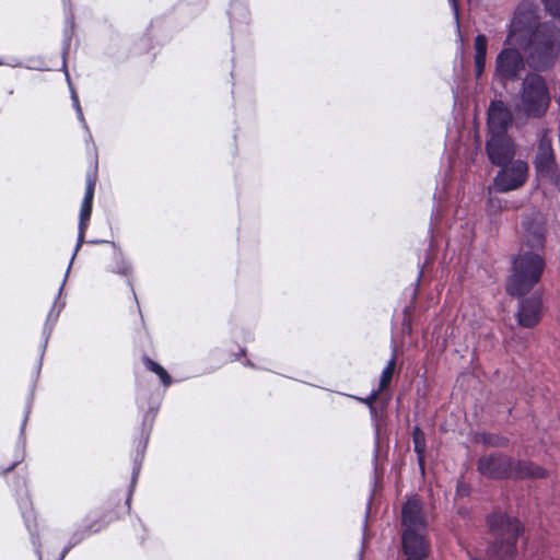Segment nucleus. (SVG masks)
Returning a JSON list of instances; mask_svg holds the SVG:
<instances>
[{
  "label": "nucleus",
  "instance_id": "obj_42",
  "mask_svg": "<svg viewBox=\"0 0 560 560\" xmlns=\"http://www.w3.org/2000/svg\"><path fill=\"white\" fill-rule=\"evenodd\" d=\"M75 547V545H72V541L69 539L68 544L63 547V549L61 550V552L59 553L57 560H65L66 556L68 555V552L73 548Z\"/></svg>",
  "mask_w": 560,
  "mask_h": 560
},
{
  "label": "nucleus",
  "instance_id": "obj_7",
  "mask_svg": "<svg viewBox=\"0 0 560 560\" xmlns=\"http://www.w3.org/2000/svg\"><path fill=\"white\" fill-rule=\"evenodd\" d=\"M10 486L14 492L21 516L24 521V525L30 534L34 552L37 556V559L42 560V544L37 532L36 515L26 487V479L24 477L18 476L13 479Z\"/></svg>",
  "mask_w": 560,
  "mask_h": 560
},
{
  "label": "nucleus",
  "instance_id": "obj_46",
  "mask_svg": "<svg viewBox=\"0 0 560 560\" xmlns=\"http://www.w3.org/2000/svg\"><path fill=\"white\" fill-rule=\"evenodd\" d=\"M369 514H370V503L368 504V508H366V511H365L364 523H363V533H365V530L368 528Z\"/></svg>",
  "mask_w": 560,
  "mask_h": 560
},
{
  "label": "nucleus",
  "instance_id": "obj_44",
  "mask_svg": "<svg viewBox=\"0 0 560 560\" xmlns=\"http://www.w3.org/2000/svg\"><path fill=\"white\" fill-rule=\"evenodd\" d=\"M47 346H48V341L42 340V342L39 345V358H38V359H40V361H43V359H44Z\"/></svg>",
  "mask_w": 560,
  "mask_h": 560
},
{
  "label": "nucleus",
  "instance_id": "obj_47",
  "mask_svg": "<svg viewBox=\"0 0 560 560\" xmlns=\"http://www.w3.org/2000/svg\"><path fill=\"white\" fill-rule=\"evenodd\" d=\"M243 364H244L245 366H248V368H252V369H256L255 363H254L253 361H250L249 359H245V360L243 361Z\"/></svg>",
  "mask_w": 560,
  "mask_h": 560
},
{
  "label": "nucleus",
  "instance_id": "obj_20",
  "mask_svg": "<svg viewBox=\"0 0 560 560\" xmlns=\"http://www.w3.org/2000/svg\"><path fill=\"white\" fill-rule=\"evenodd\" d=\"M113 520V517L106 520L105 514L93 515L91 513L83 520V523L74 529L69 539L72 541V545L77 546L91 535L101 532Z\"/></svg>",
  "mask_w": 560,
  "mask_h": 560
},
{
  "label": "nucleus",
  "instance_id": "obj_37",
  "mask_svg": "<svg viewBox=\"0 0 560 560\" xmlns=\"http://www.w3.org/2000/svg\"><path fill=\"white\" fill-rule=\"evenodd\" d=\"M22 68H26L28 70H38V71H45L48 70V67L46 66L43 58H31L28 60V63L24 65Z\"/></svg>",
  "mask_w": 560,
  "mask_h": 560
},
{
  "label": "nucleus",
  "instance_id": "obj_6",
  "mask_svg": "<svg viewBox=\"0 0 560 560\" xmlns=\"http://www.w3.org/2000/svg\"><path fill=\"white\" fill-rule=\"evenodd\" d=\"M159 406H150L145 413L143 415L140 435L135 440L136 448L132 454V471L130 478V485L128 488L127 498L125 504L127 505V511L130 513L131 510V498L135 492L138 478L142 468L143 459L145 456L147 447L149 444L150 435L152 432V428L154 424V420L156 417Z\"/></svg>",
  "mask_w": 560,
  "mask_h": 560
},
{
  "label": "nucleus",
  "instance_id": "obj_26",
  "mask_svg": "<svg viewBox=\"0 0 560 560\" xmlns=\"http://www.w3.org/2000/svg\"><path fill=\"white\" fill-rule=\"evenodd\" d=\"M112 245L115 248V252L113 255V262L107 267V270L112 273L129 277L133 269L131 261L114 242H112Z\"/></svg>",
  "mask_w": 560,
  "mask_h": 560
},
{
  "label": "nucleus",
  "instance_id": "obj_24",
  "mask_svg": "<svg viewBox=\"0 0 560 560\" xmlns=\"http://www.w3.org/2000/svg\"><path fill=\"white\" fill-rule=\"evenodd\" d=\"M412 442H413V452L417 455V463L419 467L420 475L422 477L425 476V450H427V438L425 433L421 430L419 425H415L412 429Z\"/></svg>",
  "mask_w": 560,
  "mask_h": 560
},
{
  "label": "nucleus",
  "instance_id": "obj_16",
  "mask_svg": "<svg viewBox=\"0 0 560 560\" xmlns=\"http://www.w3.org/2000/svg\"><path fill=\"white\" fill-rule=\"evenodd\" d=\"M513 114L502 100H492L487 110V133H509Z\"/></svg>",
  "mask_w": 560,
  "mask_h": 560
},
{
  "label": "nucleus",
  "instance_id": "obj_13",
  "mask_svg": "<svg viewBox=\"0 0 560 560\" xmlns=\"http://www.w3.org/2000/svg\"><path fill=\"white\" fill-rule=\"evenodd\" d=\"M542 23L538 21L536 7L530 2H521L513 14L509 37L523 35L530 36Z\"/></svg>",
  "mask_w": 560,
  "mask_h": 560
},
{
  "label": "nucleus",
  "instance_id": "obj_39",
  "mask_svg": "<svg viewBox=\"0 0 560 560\" xmlns=\"http://www.w3.org/2000/svg\"><path fill=\"white\" fill-rule=\"evenodd\" d=\"M452 11L454 13V19L457 27V32L460 35V22H459V3L458 0H448Z\"/></svg>",
  "mask_w": 560,
  "mask_h": 560
},
{
  "label": "nucleus",
  "instance_id": "obj_40",
  "mask_svg": "<svg viewBox=\"0 0 560 560\" xmlns=\"http://www.w3.org/2000/svg\"><path fill=\"white\" fill-rule=\"evenodd\" d=\"M186 4L191 7L194 12L202 11L207 5V0H185Z\"/></svg>",
  "mask_w": 560,
  "mask_h": 560
},
{
  "label": "nucleus",
  "instance_id": "obj_50",
  "mask_svg": "<svg viewBox=\"0 0 560 560\" xmlns=\"http://www.w3.org/2000/svg\"><path fill=\"white\" fill-rule=\"evenodd\" d=\"M127 284H128V287L131 289V291H132V294H133L135 299H137V296H136V292H135V289H133V284H132V282H131V280H130V279H127Z\"/></svg>",
  "mask_w": 560,
  "mask_h": 560
},
{
  "label": "nucleus",
  "instance_id": "obj_36",
  "mask_svg": "<svg viewBox=\"0 0 560 560\" xmlns=\"http://www.w3.org/2000/svg\"><path fill=\"white\" fill-rule=\"evenodd\" d=\"M381 393H382V390L376 388V389H372L371 393L366 397H359V396H354V395H347V396L366 405L368 408L370 409V406H376L375 402Z\"/></svg>",
  "mask_w": 560,
  "mask_h": 560
},
{
  "label": "nucleus",
  "instance_id": "obj_32",
  "mask_svg": "<svg viewBox=\"0 0 560 560\" xmlns=\"http://www.w3.org/2000/svg\"><path fill=\"white\" fill-rule=\"evenodd\" d=\"M396 363V347L394 346L392 349V357L388 360L386 366L383 369L381 376H380V383H378V389L384 390L386 387H388L392 383L393 374H394V368Z\"/></svg>",
  "mask_w": 560,
  "mask_h": 560
},
{
  "label": "nucleus",
  "instance_id": "obj_51",
  "mask_svg": "<svg viewBox=\"0 0 560 560\" xmlns=\"http://www.w3.org/2000/svg\"><path fill=\"white\" fill-rule=\"evenodd\" d=\"M427 557H406L405 560H424Z\"/></svg>",
  "mask_w": 560,
  "mask_h": 560
},
{
  "label": "nucleus",
  "instance_id": "obj_38",
  "mask_svg": "<svg viewBox=\"0 0 560 560\" xmlns=\"http://www.w3.org/2000/svg\"><path fill=\"white\" fill-rule=\"evenodd\" d=\"M0 66H8L11 68H21V67H23V62L19 58L13 57V56H10L8 58L0 57Z\"/></svg>",
  "mask_w": 560,
  "mask_h": 560
},
{
  "label": "nucleus",
  "instance_id": "obj_27",
  "mask_svg": "<svg viewBox=\"0 0 560 560\" xmlns=\"http://www.w3.org/2000/svg\"><path fill=\"white\" fill-rule=\"evenodd\" d=\"M70 269H71V266L68 265L67 267V270H66V273H65V277L62 279V282L58 289V292H57V296L55 299V302L50 308V311L48 312L47 314V318H46V322L45 323H49V324H52V327H55V325L57 324L58 322V318L60 316V313L61 311L65 308L66 306V301H61L60 298H61V294L63 292V288H65V284L67 282V279H68V276H69V272H70Z\"/></svg>",
  "mask_w": 560,
  "mask_h": 560
},
{
  "label": "nucleus",
  "instance_id": "obj_41",
  "mask_svg": "<svg viewBox=\"0 0 560 560\" xmlns=\"http://www.w3.org/2000/svg\"><path fill=\"white\" fill-rule=\"evenodd\" d=\"M54 328L55 327H52V324L45 323L42 330V340L49 341Z\"/></svg>",
  "mask_w": 560,
  "mask_h": 560
},
{
  "label": "nucleus",
  "instance_id": "obj_1",
  "mask_svg": "<svg viewBox=\"0 0 560 560\" xmlns=\"http://www.w3.org/2000/svg\"><path fill=\"white\" fill-rule=\"evenodd\" d=\"M477 471L489 480H534L548 477V470L527 459L515 458L503 452L482 455L477 460Z\"/></svg>",
  "mask_w": 560,
  "mask_h": 560
},
{
  "label": "nucleus",
  "instance_id": "obj_28",
  "mask_svg": "<svg viewBox=\"0 0 560 560\" xmlns=\"http://www.w3.org/2000/svg\"><path fill=\"white\" fill-rule=\"evenodd\" d=\"M477 441L488 447L506 448L510 445V439L498 433L481 432Z\"/></svg>",
  "mask_w": 560,
  "mask_h": 560
},
{
  "label": "nucleus",
  "instance_id": "obj_2",
  "mask_svg": "<svg viewBox=\"0 0 560 560\" xmlns=\"http://www.w3.org/2000/svg\"><path fill=\"white\" fill-rule=\"evenodd\" d=\"M487 525L491 535L486 547L487 558H477L468 552L469 560H514L518 539L524 532L518 518L505 513H492L487 516Z\"/></svg>",
  "mask_w": 560,
  "mask_h": 560
},
{
  "label": "nucleus",
  "instance_id": "obj_33",
  "mask_svg": "<svg viewBox=\"0 0 560 560\" xmlns=\"http://www.w3.org/2000/svg\"><path fill=\"white\" fill-rule=\"evenodd\" d=\"M96 178H97V164H95V167L93 171H90L86 174L85 192H84L82 202L93 203Z\"/></svg>",
  "mask_w": 560,
  "mask_h": 560
},
{
  "label": "nucleus",
  "instance_id": "obj_22",
  "mask_svg": "<svg viewBox=\"0 0 560 560\" xmlns=\"http://www.w3.org/2000/svg\"><path fill=\"white\" fill-rule=\"evenodd\" d=\"M74 12L72 9V5L69 4L68 8L65 9V25H63V32H62V48H61V55H62V70H67V55L70 50V45L72 37L74 35Z\"/></svg>",
  "mask_w": 560,
  "mask_h": 560
},
{
  "label": "nucleus",
  "instance_id": "obj_18",
  "mask_svg": "<svg viewBox=\"0 0 560 560\" xmlns=\"http://www.w3.org/2000/svg\"><path fill=\"white\" fill-rule=\"evenodd\" d=\"M400 514L404 530L421 532L427 528L423 504L417 497L409 498L402 503Z\"/></svg>",
  "mask_w": 560,
  "mask_h": 560
},
{
  "label": "nucleus",
  "instance_id": "obj_9",
  "mask_svg": "<svg viewBox=\"0 0 560 560\" xmlns=\"http://www.w3.org/2000/svg\"><path fill=\"white\" fill-rule=\"evenodd\" d=\"M42 366H43V361H40V359H38L35 368H34L33 374H32V381H31V385H30V394H28V396L26 398V404H25V408H24V416H23V420H22V423H21V427H20L19 436H18L16 442H15L14 459L7 467H1L0 466V475L1 476H5L9 472H11L25 458V454H26L25 429H26V424H27V420H28L31 410H32V405H33V400H34V392H35L36 383H37V381L39 378V375H40V372H42Z\"/></svg>",
  "mask_w": 560,
  "mask_h": 560
},
{
  "label": "nucleus",
  "instance_id": "obj_15",
  "mask_svg": "<svg viewBox=\"0 0 560 560\" xmlns=\"http://www.w3.org/2000/svg\"><path fill=\"white\" fill-rule=\"evenodd\" d=\"M523 244L527 250H542L546 245V224L540 214H529L522 220Z\"/></svg>",
  "mask_w": 560,
  "mask_h": 560
},
{
  "label": "nucleus",
  "instance_id": "obj_23",
  "mask_svg": "<svg viewBox=\"0 0 560 560\" xmlns=\"http://www.w3.org/2000/svg\"><path fill=\"white\" fill-rule=\"evenodd\" d=\"M92 209H93V203H88V202L81 203V209H80V214H79V223H78L77 244H75L73 254L71 256V259L69 261L70 266H72L73 260H74L80 247L85 242L84 236H85V232L88 230L89 222L91 219Z\"/></svg>",
  "mask_w": 560,
  "mask_h": 560
},
{
  "label": "nucleus",
  "instance_id": "obj_17",
  "mask_svg": "<svg viewBox=\"0 0 560 560\" xmlns=\"http://www.w3.org/2000/svg\"><path fill=\"white\" fill-rule=\"evenodd\" d=\"M534 167L536 173L541 177L552 180L557 176L555 152L551 140L547 137H541L538 142L534 159Z\"/></svg>",
  "mask_w": 560,
  "mask_h": 560
},
{
  "label": "nucleus",
  "instance_id": "obj_25",
  "mask_svg": "<svg viewBox=\"0 0 560 560\" xmlns=\"http://www.w3.org/2000/svg\"><path fill=\"white\" fill-rule=\"evenodd\" d=\"M488 38L485 34L475 37V74L479 79L485 72L487 60Z\"/></svg>",
  "mask_w": 560,
  "mask_h": 560
},
{
  "label": "nucleus",
  "instance_id": "obj_53",
  "mask_svg": "<svg viewBox=\"0 0 560 560\" xmlns=\"http://www.w3.org/2000/svg\"><path fill=\"white\" fill-rule=\"evenodd\" d=\"M421 276H422V269H420L419 273H418V278L416 280V285H418L420 279H421Z\"/></svg>",
  "mask_w": 560,
  "mask_h": 560
},
{
  "label": "nucleus",
  "instance_id": "obj_52",
  "mask_svg": "<svg viewBox=\"0 0 560 560\" xmlns=\"http://www.w3.org/2000/svg\"><path fill=\"white\" fill-rule=\"evenodd\" d=\"M363 549H364V538L362 539V546H361V550L359 552V556H360V560L362 559L363 557Z\"/></svg>",
  "mask_w": 560,
  "mask_h": 560
},
{
  "label": "nucleus",
  "instance_id": "obj_31",
  "mask_svg": "<svg viewBox=\"0 0 560 560\" xmlns=\"http://www.w3.org/2000/svg\"><path fill=\"white\" fill-rule=\"evenodd\" d=\"M143 363L149 371L155 373L159 376L163 386L168 387L172 384V376L160 363L155 362L148 355L143 357Z\"/></svg>",
  "mask_w": 560,
  "mask_h": 560
},
{
  "label": "nucleus",
  "instance_id": "obj_10",
  "mask_svg": "<svg viewBox=\"0 0 560 560\" xmlns=\"http://www.w3.org/2000/svg\"><path fill=\"white\" fill-rule=\"evenodd\" d=\"M523 55L512 47H503L495 57L494 78L505 85L506 82H515L525 70Z\"/></svg>",
  "mask_w": 560,
  "mask_h": 560
},
{
  "label": "nucleus",
  "instance_id": "obj_30",
  "mask_svg": "<svg viewBox=\"0 0 560 560\" xmlns=\"http://www.w3.org/2000/svg\"><path fill=\"white\" fill-rule=\"evenodd\" d=\"M164 25H165L164 18H156L151 21V23L147 30V33L144 35V38L142 39L145 42L144 46H143V50L147 51L150 49L149 43H151L152 38H156L158 40H160V33H163Z\"/></svg>",
  "mask_w": 560,
  "mask_h": 560
},
{
  "label": "nucleus",
  "instance_id": "obj_45",
  "mask_svg": "<svg viewBox=\"0 0 560 560\" xmlns=\"http://www.w3.org/2000/svg\"><path fill=\"white\" fill-rule=\"evenodd\" d=\"M457 514H458L460 517L465 518V517H467V516H468V514H469V510H468L467 508L462 506V508H459V509L457 510Z\"/></svg>",
  "mask_w": 560,
  "mask_h": 560
},
{
  "label": "nucleus",
  "instance_id": "obj_48",
  "mask_svg": "<svg viewBox=\"0 0 560 560\" xmlns=\"http://www.w3.org/2000/svg\"><path fill=\"white\" fill-rule=\"evenodd\" d=\"M246 353V349L245 348H241L240 352L234 354V359L233 360H240V357L241 355H245Z\"/></svg>",
  "mask_w": 560,
  "mask_h": 560
},
{
  "label": "nucleus",
  "instance_id": "obj_21",
  "mask_svg": "<svg viewBox=\"0 0 560 560\" xmlns=\"http://www.w3.org/2000/svg\"><path fill=\"white\" fill-rule=\"evenodd\" d=\"M401 548L406 557H427L428 549L420 532L402 530Z\"/></svg>",
  "mask_w": 560,
  "mask_h": 560
},
{
  "label": "nucleus",
  "instance_id": "obj_5",
  "mask_svg": "<svg viewBox=\"0 0 560 560\" xmlns=\"http://www.w3.org/2000/svg\"><path fill=\"white\" fill-rule=\"evenodd\" d=\"M521 101L528 117L540 118L548 109L550 96L542 75L529 73L522 82Z\"/></svg>",
  "mask_w": 560,
  "mask_h": 560
},
{
  "label": "nucleus",
  "instance_id": "obj_11",
  "mask_svg": "<svg viewBox=\"0 0 560 560\" xmlns=\"http://www.w3.org/2000/svg\"><path fill=\"white\" fill-rule=\"evenodd\" d=\"M485 150L494 166H505L514 160L516 144L509 133H487Z\"/></svg>",
  "mask_w": 560,
  "mask_h": 560
},
{
  "label": "nucleus",
  "instance_id": "obj_43",
  "mask_svg": "<svg viewBox=\"0 0 560 560\" xmlns=\"http://www.w3.org/2000/svg\"><path fill=\"white\" fill-rule=\"evenodd\" d=\"M389 399H390L389 396L381 398L380 404H378V408L381 409V415L385 413V411L387 409V406H388V402H389Z\"/></svg>",
  "mask_w": 560,
  "mask_h": 560
},
{
  "label": "nucleus",
  "instance_id": "obj_29",
  "mask_svg": "<svg viewBox=\"0 0 560 560\" xmlns=\"http://www.w3.org/2000/svg\"><path fill=\"white\" fill-rule=\"evenodd\" d=\"M65 74H66V79H67V82H68V85H69V90H70V97H71V102H72V106L75 110V114H77V117L79 119V121L81 122L82 127L86 130L88 132V137H86V140L89 141H92V135L89 130V127H88V124L85 121V118L83 116V112H82V108H81V105H80V102H79V97H78V94L70 81V77H69V73H68V70L65 71Z\"/></svg>",
  "mask_w": 560,
  "mask_h": 560
},
{
  "label": "nucleus",
  "instance_id": "obj_8",
  "mask_svg": "<svg viewBox=\"0 0 560 560\" xmlns=\"http://www.w3.org/2000/svg\"><path fill=\"white\" fill-rule=\"evenodd\" d=\"M42 366H43V361H40V359H38L35 368H34L33 374H32V381H31V385H30V394H28V396L26 398V404H25V408H24V416H23V420H22V423H21V427H20L19 436H18L16 442H15L14 459L7 467H1L0 466V475L1 476H5L9 472H11L25 458V454H26L25 429H26V424H27V420H28L31 410H32V405H33V400H34V392H35L36 383H37V381L39 378V375H40V372H42Z\"/></svg>",
  "mask_w": 560,
  "mask_h": 560
},
{
  "label": "nucleus",
  "instance_id": "obj_3",
  "mask_svg": "<svg viewBox=\"0 0 560 560\" xmlns=\"http://www.w3.org/2000/svg\"><path fill=\"white\" fill-rule=\"evenodd\" d=\"M546 267L544 256L538 252L525 250L515 255L511 264V276L506 292L511 296L528 294L540 281Z\"/></svg>",
  "mask_w": 560,
  "mask_h": 560
},
{
  "label": "nucleus",
  "instance_id": "obj_35",
  "mask_svg": "<svg viewBox=\"0 0 560 560\" xmlns=\"http://www.w3.org/2000/svg\"><path fill=\"white\" fill-rule=\"evenodd\" d=\"M540 1L544 5V10L546 11V13H548L550 16H552L555 19L560 20V0H540Z\"/></svg>",
  "mask_w": 560,
  "mask_h": 560
},
{
  "label": "nucleus",
  "instance_id": "obj_34",
  "mask_svg": "<svg viewBox=\"0 0 560 560\" xmlns=\"http://www.w3.org/2000/svg\"><path fill=\"white\" fill-rule=\"evenodd\" d=\"M371 420L374 424V433H375V454H374V460H377V453H378V440H380V428H378V419L382 418L384 415H381V409L378 406H370L369 409Z\"/></svg>",
  "mask_w": 560,
  "mask_h": 560
},
{
  "label": "nucleus",
  "instance_id": "obj_12",
  "mask_svg": "<svg viewBox=\"0 0 560 560\" xmlns=\"http://www.w3.org/2000/svg\"><path fill=\"white\" fill-rule=\"evenodd\" d=\"M493 186L498 192H509L520 188L527 178L528 165L522 160L512 161L505 166H499Z\"/></svg>",
  "mask_w": 560,
  "mask_h": 560
},
{
  "label": "nucleus",
  "instance_id": "obj_14",
  "mask_svg": "<svg viewBox=\"0 0 560 560\" xmlns=\"http://www.w3.org/2000/svg\"><path fill=\"white\" fill-rule=\"evenodd\" d=\"M516 320L521 327L533 328L542 317V294L539 291L530 295L518 296Z\"/></svg>",
  "mask_w": 560,
  "mask_h": 560
},
{
  "label": "nucleus",
  "instance_id": "obj_19",
  "mask_svg": "<svg viewBox=\"0 0 560 560\" xmlns=\"http://www.w3.org/2000/svg\"><path fill=\"white\" fill-rule=\"evenodd\" d=\"M230 19V28L232 36V45L234 46L236 35L245 34L250 23V12L245 0H231L228 10Z\"/></svg>",
  "mask_w": 560,
  "mask_h": 560
},
{
  "label": "nucleus",
  "instance_id": "obj_4",
  "mask_svg": "<svg viewBox=\"0 0 560 560\" xmlns=\"http://www.w3.org/2000/svg\"><path fill=\"white\" fill-rule=\"evenodd\" d=\"M527 48L537 68H551L560 51V27L552 23H542L528 37Z\"/></svg>",
  "mask_w": 560,
  "mask_h": 560
},
{
  "label": "nucleus",
  "instance_id": "obj_54",
  "mask_svg": "<svg viewBox=\"0 0 560 560\" xmlns=\"http://www.w3.org/2000/svg\"><path fill=\"white\" fill-rule=\"evenodd\" d=\"M69 4H71V3L69 2V0H63V7H65V9H66V8H68V5H69Z\"/></svg>",
  "mask_w": 560,
  "mask_h": 560
},
{
  "label": "nucleus",
  "instance_id": "obj_49",
  "mask_svg": "<svg viewBox=\"0 0 560 560\" xmlns=\"http://www.w3.org/2000/svg\"><path fill=\"white\" fill-rule=\"evenodd\" d=\"M88 243L90 244H102V243H110L109 241H105V240H91V241H88Z\"/></svg>",
  "mask_w": 560,
  "mask_h": 560
}]
</instances>
